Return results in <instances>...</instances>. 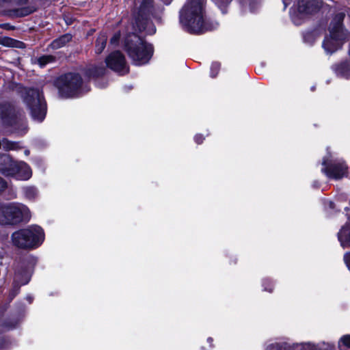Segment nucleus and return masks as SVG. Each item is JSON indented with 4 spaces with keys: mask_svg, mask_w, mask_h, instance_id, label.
Masks as SVG:
<instances>
[{
    "mask_svg": "<svg viewBox=\"0 0 350 350\" xmlns=\"http://www.w3.org/2000/svg\"><path fill=\"white\" fill-rule=\"evenodd\" d=\"M180 21L191 33H202L218 27L217 22L206 20L203 0H187L180 12Z\"/></svg>",
    "mask_w": 350,
    "mask_h": 350,
    "instance_id": "nucleus-1",
    "label": "nucleus"
},
{
    "mask_svg": "<svg viewBox=\"0 0 350 350\" xmlns=\"http://www.w3.org/2000/svg\"><path fill=\"white\" fill-rule=\"evenodd\" d=\"M135 6L136 8L133 12V29L136 31L145 32L148 35L154 34L156 32V28L150 21V18L156 17L161 11L160 8L154 5L153 0L140 1L135 0Z\"/></svg>",
    "mask_w": 350,
    "mask_h": 350,
    "instance_id": "nucleus-2",
    "label": "nucleus"
},
{
    "mask_svg": "<svg viewBox=\"0 0 350 350\" xmlns=\"http://www.w3.org/2000/svg\"><path fill=\"white\" fill-rule=\"evenodd\" d=\"M125 49L133 64L142 66L148 62L153 53L152 46L135 33L127 36L124 41Z\"/></svg>",
    "mask_w": 350,
    "mask_h": 350,
    "instance_id": "nucleus-3",
    "label": "nucleus"
},
{
    "mask_svg": "<svg viewBox=\"0 0 350 350\" xmlns=\"http://www.w3.org/2000/svg\"><path fill=\"white\" fill-rule=\"evenodd\" d=\"M345 14L335 15L329 27V36L323 42V48L327 53L332 54L340 49L349 37V33L342 26Z\"/></svg>",
    "mask_w": 350,
    "mask_h": 350,
    "instance_id": "nucleus-4",
    "label": "nucleus"
},
{
    "mask_svg": "<svg viewBox=\"0 0 350 350\" xmlns=\"http://www.w3.org/2000/svg\"><path fill=\"white\" fill-rule=\"evenodd\" d=\"M17 92L30 110L33 120L41 122L46 114V104L40 89L18 86Z\"/></svg>",
    "mask_w": 350,
    "mask_h": 350,
    "instance_id": "nucleus-5",
    "label": "nucleus"
},
{
    "mask_svg": "<svg viewBox=\"0 0 350 350\" xmlns=\"http://www.w3.org/2000/svg\"><path fill=\"white\" fill-rule=\"evenodd\" d=\"M30 211L23 204L11 202L0 205V224L14 225L23 221H29Z\"/></svg>",
    "mask_w": 350,
    "mask_h": 350,
    "instance_id": "nucleus-6",
    "label": "nucleus"
},
{
    "mask_svg": "<svg viewBox=\"0 0 350 350\" xmlns=\"http://www.w3.org/2000/svg\"><path fill=\"white\" fill-rule=\"evenodd\" d=\"M57 87L59 94L64 98L79 96L90 90L87 85H83L81 76L72 72L61 76L57 81Z\"/></svg>",
    "mask_w": 350,
    "mask_h": 350,
    "instance_id": "nucleus-7",
    "label": "nucleus"
},
{
    "mask_svg": "<svg viewBox=\"0 0 350 350\" xmlns=\"http://www.w3.org/2000/svg\"><path fill=\"white\" fill-rule=\"evenodd\" d=\"M321 0H299L297 5L291 9L290 15L293 23L298 25L306 14L319 9Z\"/></svg>",
    "mask_w": 350,
    "mask_h": 350,
    "instance_id": "nucleus-8",
    "label": "nucleus"
},
{
    "mask_svg": "<svg viewBox=\"0 0 350 350\" xmlns=\"http://www.w3.org/2000/svg\"><path fill=\"white\" fill-rule=\"evenodd\" d=\"M321 172L330 179L340 180L348 174V167L342 160L329 161L324 158L322 162Z\"/></svg>",
    "mask_w": 350,
    "mask_h": 350,
    "instance_id": "nucleus-9",
    "label": "nucleus"
},
{
    "mask_svg": "<svg viewBox=\"0 0 350 350\" xmlns=\"http://www.w3.org/2000/svg\"><path fill=\"white\" fill-rule=\"evenodd\" d=\"M0 171L5 176H12L21 180H28L32 175L30 167L23 161L10 163L8 167L1 168Z\"/></svg>",
    "mask_w": 350,
    "mask_h": 350,
    "instance_id": "nucleus-10",
    "label": "nucleus"
},
{
    "mask_svg": "<svg viewBox=\"0 0 350 350\" xmlns=\"http://www.w3.org/2000/svg\"><path fill=\"white\" fill-rule=\"evenodd\" d=\"M105 62L109 68L120 75H124L129 72V67L125 57L120 51H114L110 53L107 57Z\"/></svg>",
    "mask_w": 350,
    "mask_h": 350,
    "instance_id": "nucleus-11",
    "label": "nucleus"
},
{
    "mask_svg": "<svg viewBox=\"0 0 350 350\" xmlns=\"http://www.w3.org/2000/svg\"><path fill=\"white\" fill-rule=\"evenodd\" d=\"M0 118L8 126H14L22 120L21 114L18 116L13 105L8 103H0Z\"/></svg>",
    "mask_w": 350,
    "mask_h": 350,
    "instance_id": "nucleus-12",
    "label": "nucleus"
},
{
    "mask_svg": "<svg viewBox=\"0 0 350 350\" xmlns=\"http://www.w3.org/2000/svg\"><path fill=\"white\" fill-rule=\"evenodd\" d=\"M31 232V234L29 236L28 239L32 243L29 245V249H34L38 247L44 241V232L43 229L37 226L32 225L25 228Z\"/></svg>",
    "mask_w": 350,
    "mask_h": 350,
    "instance_id": "nucleus-13",
    "label": "nucleus"
},
{
    "mask_svg": "<svg viewBox=\"0 0 350 350\" xmlns=\"http://www.w3.org/2000/svg\"><path fill=\"white\" fill-rule=\"evenodd\" d=\"M30 234L31 232L25 228L14 232L12 234L13 244L19 248L29 249V245L32 243L28 239Z\"/></svg>",
    "mask_w": 350,
    "mask_h": 350,
    "instance_id": "nucleus-14",
    "label": "nucleus"
},
{
    "mask_svg": "<svg viewBox=\"0 0 350 350\" xmlns=\"http://www.w3.org/2000/svg\"><path fill=\"white\" fill-rule=\"evenodd\" d=\"M29 281V278L26 271H16L14 278L13 288L10 293V299H12L18 293L21 286L27 284Z\"/></svg>",
    "mask_w": 350,
    "mask_h": 350,
    "instance_id": "nucleus-15",
    "label": "nucleus"
},
{
    "mask_svg": "<svg viewBox=\"0 0 350 350\" xmlns=\"http://www.w3.org/2000/svg\"><path fill=\"white\" fill-rule=\"evenodd\" d=\"M232 0H212V1L221 10L223 13H225V8L231 3ZM241 6L245 9L246 7H249L251 12L254 11V5L256 3V0H236Z\"/></svg>",
    "mask_w": 350,
    "mask_h": 350,
    "instance_id": "nucleus-16",
    "label": "nucleus"
},
{
    "mask_svg": "<svg viewBox=\"0 0 350 350\" xmlns=\"http://www.w3.org/2000/svg\"><path fill=\"white\" fill-rule=\"evenodd\" d=\"M338 238L343 248L350 247V216L346 225L338 233Z\"/></svg>",
    "mask_w": 350,
    "mask_h": 350,
    "instance_id": "nucleus-17",
    "label": "nucleus"
},
{
    "mask_svg": "<svg viewBox=\"0 0 350 350\" xmlns=\"http://www.w3.org/2000/svg\"><path fill=\"white\" fill-rule=\"evenodd\" d=\"M298 344H290L287 342H275L268 345L265 350H295Z\"/></svg>",
    "mask_w": 350,
    "mask_h": 350,
    "instance_id": "nucleus-18",
    "label": "nucleus"
},
{
    "mask_svg": "<svg viewBox=\"0 0 350 350\" xmlns=\"http://www.w3.org/2000/svg\"><path fill=\"white\" fill-rule=\"evenodd\" d=\"M71 39L72 36L70 34H64L53 40L51 44V46L53 49H59L65 46L66 43L69 42L71 40Z\"/></svg>",
    "mask_w": 350,
    "mask_h": 350,
    "instance_id": "nucleus-19",
    "label": "nucleus"
},
{
    "mask_svg": "<svg viewBox=\"0 0 350 350\" xmlns=\"http://www.w3.org/2000/svg\"><path fill=\"white\" fill-rule=\"evenodd\" d=\"M19 148V144L17 142L9 141L5 138L0 140V149L2 148L4 150L8 151L18 150Z\"/></svg>",
    "mask_w": 350,
    "mask_h": 350,
    "instance_id": "nucleus-20",
    "label": "nucleus"
},
{
    "mask_svg": "<svg viewBox=\"0 0 350 350\" xmlns=\"http://www.w3.org/2000/svg\"><path fill=\"white\" fill-rule=\"evenodd\" d=\"M107 37L105 34H100L96 41L95 51L97 54L103 52L106 46Z\"/></svg>",
    "mask_w": 350,
    "mask_h": 350,
    "instance_id": "nucleus-21",
    "label": "nucleus"
},
{
    "mask_svg": "<svg viewBox=\"0 0 350 350\" xmlns=\"http://www.w3.org/2000/svg\"><path fill=\"white\" fill-rule=\"evenodd\" d=\"M29 0H0V8L26 5Z\"/></svg>",
    "mask_w": 350,
    "mask_h": 350,
    "instance_id": "nucleus-22",
    "label": "nucleus"
},
{
    "mask_svg": "<svg viewBox=\"0 0 350 350\" xmlns=\"http://www.w3.org/2000/svg\"><path fill=\"white\" fill-rule=\"evenodd\" d=\"M1 44L4 46L16 47V48H23L24 43L10 38H3L1 40Z\"/></svg>",
    "mask_w": 350,
    "mask_h": 350,
    "instance_id": "nucleus-23",
    "label": "nucleus"
},
{
    "mask_svg": "<svg viewBox=\"0 0 350 350\" xmlns=\"http://www.w3.org/2000/svg\"><path fill=\"white\" fill-rule=\"evenodd\" d=\"M55 57L51 55H45L38 57L36 60L40 68L44 67L46 64L55 62Z\"/></svg>",
    "mask_w": 350,
    "mask_h": 350,
    "instance_id": "nucleus-24",
    "label": "nucleus"
},
{
    "mask_svg": "<svg viewBox=\"0 0 350 350\" xmlns=\"http://www.w3.org/2000/svg\"><path fill=\"white\" fill-rule=\"evenodd\" d=\"M23 193L27 198L33 200L38 196V190L35 187L29 186L23 188Z\"/></svg>",
    "mask_w": 350,
    "mask_h": 350,
    "instance_id": "nucleus-25",
    "label": "nucleus"
},
{
    "mask_svg": "<svg viewBox=\"0 0 350 350\" xmlns=\"http://www.w3.org/2000/svg\"><path fill=\"white\" fill-rule=\"evenodd\" d=\"M340 350H350V335L344 336L338 342Z\"/></svg>",
    "mask_w": 350,
    "mask_h": 350,
    "instance_id": "nucleus-26",
    "label": "nucleus"
},
{
    "mask_svg": "<svg viewBox=\"0 0 350 350\" xmlns=\"http://www.w3.org/2000/svg\"><path fill=\"white\" fill-rule=\"evenodd\" d=\"M105 69L103 67H94L89 69L88 76L90 77H98L103 75L105 73Z\"/></svg>",
    "mask_w": 350,
    "mask_h": 350,
    "instance_id": "nucleus-27",
    "label": "nucleus"
},
{
    "mask_svg": "<svg viewBox=\"0 0 350 350\" xmlns=\"http://www.w3.org/2000/svg\"><path fill=\"white\" fill-rule=\"evenodd\" d=\"M35 11V8L32 6L22 8L16 10V14L19 16H27Z\"/></svg>",
    "mask_w": 350,
    "mask_h": 350,
    "instance_id": "nucleus-28",
    "label": "nucleus"
},
{
    "mask_svg": "<svg viewBox=\"0 0 350 350\" xmlns=\"http://www.w3.org/2000/svg\"><path fill=\"white\" fill-rule=\"evenodd\" d=\"M316 38L315 33L313 31L306 32L304 35V42L309 44H312L315 41Z\"/></svg>",
    "mask_w": 350,
    "mask_h": 350,
    "instance_id": "nucleus-29",
    "label": "nucleus"
},
{
    "mask_svg": "<svg viewBox=\"0 0 350 350\" xmlns=\"http://www.w3.org/2000/svg\"><path fill=\"white\" fill-rule=\"evenodd\" d=\"M295 350H317L315 345L311 343L299 344L295 347Z\"/></svg>",
    "mask_w": 350,
    "mask_h": 350,
    "instance_id": "nucleus-30",
    "label": "nucleus"
},
{
    "mask_svg": "<svg viewBox=\"0 0 350 350\" xmlns=\"http://www.w3.org/2000/svg\"><path fill=\"white\" fill-rule=\"evenodd\" d=\"M347 67V64L346 63L341 64L338 69L337 70V72L338 75H340L342 77H344L345 78H348L350 76V70L346 71L345 69Z\"/></svg>",
    "mask_w": 350,
    "mask_h": 350,
    "instance_id": "nucleus-31",
    "label": "nucleus"
},
{
    "mask_svg": "<svg viewBox=\"0 0 350 350\" xmlns=\"http://www.w3.org/2000/svg\"><path fill=\"white\" fill-rule=\"evenodd\" d=\"M317 350H335V347L332 344L322 342L315 345Z\"/></svg>",
    "mask_w": 350,
    "mask_h": 350,
    "instance_id": "nucleus-32",
    "label": "nucleus"
},
{
    "mask_svg": "<svg viewBox=\"0 0 350 350\" xmlns=\"http://www.w3.org/2000/svg\"><path fill=\"white\" fill-rule=\"evenodd\" d=\"M220 68V64L218 62H213L211 66V76L215 77L217 76Z\"/></svg>",
    "mask_w": 350,
    "mask_h": 350,
    "instance_id": "nucleus-33",
    "label": "nucleus"
},
{
    "mask_svg": "<svg viewBox=\"0 0 350 350\" xmlns=\"http://www.w3.org/2000/svg\"><path fill=\"white\" fill-rule=\"evenodd\" d=\"M263 290L268 292H272L273 285L269 279H264L262 280Z\"/></svg>",
    "mask_w": 350,
    "mask_h": 350,
    "instance_id": "nucleus-34",
    "label": "nucleus"
},
{
    "mask_svg": "<svg viewBox=\"0 0 350 350\" xmlns=\"http://www.w3.org/2000/svg\"><path fill=\"white\" fill-rule=\"evenodd\" d=\"M17 324H18V321H11L9 323L6 322L3 325V329L4 330L12 329L16 327Z\"/></svg>",
    "mask_w": 350,
    "mask_h": 350,
    "instance_id": "nucleus-35",
    "label": "nucleus"
},
{
    "mask_svg": "<svg viewBox=\"0 0 350 350\" xmlns=\"http://www.w3.org/2000/svg\"><path fill=\"white\" fill-rule=\"evenodd\" d=\"M8 346V341L0 334V349H5Z\"/></svg>",
    "mask_w": 350,
    "mask_h": 350,
    "instance_id": "nucleus-36",
    "label": "nucleus"
},
{
    "mask_svg": "<svg viewBox=\"0 0 350 350\" xmlns=\"http://www.w3.org/2000/svg\"><path fill=\"white\" fill-rule=\"evenodd\" d=\"M344 261L350 271V252H347L344 255Z\"/></svg>",
    "mask_w": 350,
    "mask_h": 350,
    "instance_id": "nucleus-37",
    "label": "nucleus"
},
{
    "mask_svg": "<svg viewBox=\"0 0 350 350\" xmlns=\"http://www.w3.org/2000/svg\"><path fill=\"white\" fill-rule=\"evenodd\" d=\"M120 38V33H116L111 39V44H117L119 42Z\"/></svg>",
    "mask_w": 350,
    "mask_h": 350,
    "instance_id": "nucleus-38",
    "label": "nucleus"
},
{
    "mask_svg": "<svg viewBox=\"0 0 350 350\" xmlns=\"http://www.w3.org/2000/svg\"><path fill=\"white\" fill-rule=\"evenodd\" d=\"M204 137L202 135H200V134H198L196 135L195 137H194V140L195 142L198 144H200L201 143H202L203 140H204Z\"/></svg>",
    "mask_w": 350,
    "mask_h": 350,
    "instance_id": "nucleus-39",
    "label": "nucleus"
},
{
    "mask_svg": "<svg viewBox=\"0 0 350 350\" xmlns=\"http://www.w3.org/2000/svg\"><path fill=\"white\" fill-rule=\"evenodd\" d=\"M7 187L6 182L0 177V191L4 190Z\"/></svg>",
    "mask_w": 350,
    "mask_h": 350,
    "instance_id": "nucleus-40",
    "label": "nucleus"
},
{
    "mask_svg": "<svg viewBox=\"0 0 350 350\" xmlns=\"http://www.w3.org/2000/svg\"><path fill=\"white\" fill-rule=\"evenodd\" d=\"M291 0H282L284 9H286V7L291 3Z\"/></svg>",
    "mask_w": 350,
    "mask_h": 350,
    "instance_id": "nucleus-41",
    "label": "nucleus"
},
{
    "mask_svg": "<svg viewBox=\"0 0 350 350\" xmlns=\"http://www.w3.org/2000/svg\"><path fill=\"white\" fill-rule=\"evenodd\" d=\"M1 27H3L5 29H13V27L9 25V24H3V25H1Z\"/></svg>",
    "mask_w": 350,
    "mask_h": 350,
    "instance_id": "nucleus-42",
    "label": "nucleus"
},
{
    "mask_svg": "<svg viewBox=\"0 0 350 350\" xmlns=\"http://www.w3.org/2000/svg\"><path fill=\"white\" fill-rule=\"evenodd\" d=\"M26 299H27V301H29V304H31L32 302L33 297L31 296L28 295V296H27Z\"/></svg>",
    "mask_w": 350,
    "mask_h": 350,
    "instance_id": "nucleus-43",
    "label": "nucleus"
},
{
    "mask_svg": "<svg viewBox=\"0 0 350 350\" xmlns=\"http://www.w3.org/2000/svg\"><path fill=\"white\" fill-rule=\"evenodd\" d=\"M166 5L170 4L172 0H162Z\"/></svg>",
    "mask_w": 350,
    "mask_h": 350,
    "instance_id": "nucleus-44",
    "label": "nucleus"
},
{
    "mask_svg": "<svg viewBox=\"0 0 350 350\" xmlns=\"http://www.w3.org/2000/svg\"><path fill=\"white\" fill-rule=\"evenodd\" d=\"M29 153H30V152H29V150H25V155L28 156V155L29 154Z\"/></svg>",
    "mask_w": 350,
    "mask_h": 350,
    "instance_id": "nucleus-45",
    "label": "nucleus"
},
{
    "mask_svg": "<svg viewBox=\"0 0 350 350\" xmlns=\"http://www.w3.org/2000/svg\"><path fill=\"white\" fill-rule=\"evenodd\" d=\"M207 341H208V342L211 343L213 342V338H208L207 339Z\"/></svg>",
    "mask_w": 350,
    "mask_h": 350,
    "instance_id": "nucleus-46",
    "label": "nucleus"
},
{
    "mask_svg": "<svg viewBox=\"0 0 350 350\" xmlns=\"http://www.w3.org/2000/svg\"><path fill=\"white\" fill-rule=\"evenodd\" d=\"M327 154H329V152H327ZM325 158H328L329 161H332V160L330 159V158H331V155H328V156H327Z\"/></svg>",
    "mask_w": 350,
    "mask_h": 350,
    "instance_id": "nucleus-47",
    "label": "nucleus"
},
{
    "mask_svg": "<svg viewBox=\"0 0 350 350\" xmlns=\"http://www.w3.org/2000/svg\"><path fill=\"white\" fill-rule=\"evenodd\" d=\"M316 185H317V183H316V182H314V185H313V187H317Z\"/></svg>",
    "mask_w": 350,
    "mask_h": 350,
    "instance_id": "nucleus-48",
    "label": "nucleus"
},
{
    "mask_svg": "<svg viewBox=\"0 0 350 350\" xmlns=\"http://www.w3.org/2000/svg\"><path fill=\"white\" fill-rule=\"evenodd\" d=\"M316 185H317V183H316V182H314V185H313V187H317Z\"/></svg>",
    "mask_w": 350,
    "mask_h": 350,
    "instance_id": "nucleus-49",
    "label": "nucleus"
},
{
    "mask_svg": "<svg viewBox=\"0 0 350 350\" xmlns=\"http://www.w3.org/2000/svg\"><path fill=\"white\" fill-rule=\"evenodd\" d=\"M316 185H317V183H316V182H314V185H313V187H317Z\"/></svg>",
    "mask_w": 350,
    "mask_h": 350,
    "instance_id": "nucleus-50",
    "label": "nucleus"
},
{
    "mask_svg": "<svg viewBox=\"0 0 350 350\" xmlns=\"http://www.w3.org/2000/svg\"><path fill=\"white\" fill-rule=\"evenodd\" d=\"M311 89H312V90L313 91V90L315 89V88H314V86H312V87L311 88Z\"/></svg>",
    "mask_w": 350,
    "mask_h": 350,
    "instance_id": "nucleus-51",
    "label": "nucleus"
},
{
    "mask_svg": "<svg viewBox=\"0 0 350 350\" xmlns=\"http://www.w3.org/2000/svg\"><path fill=\"white\" fill-rule=\"evenodd\" d=\"M332 202H330V206L332 207Z\"/></svg>",
    "mask_w": 350,
    "mask_h": 350,
    "instance_id": "nucleus-52",
    "label": "nucleus"
}]
</instances>
